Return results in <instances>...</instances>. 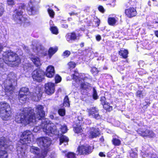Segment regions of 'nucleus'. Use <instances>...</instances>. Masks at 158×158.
<instances>
[{
	"instance_id": "obj_43",
	"label": "nucleus",
	"mask_w": 158,
	"mask_h": 158,
	"mask_svg": "<svg viewBox=\"0 0 158 158\" xmlns=\"http://www.w3.org/2000/svg\"><path fill=\"white\" fill-rule=\"evenodd\" d=\"M136 96L140 98H143V95L142 94V92L140 90H138L136 93Z\"/></svg>"
},
{
	"instance_id": "obj_6",
	"label": "nucleus",
	"mask_w": 158,
	"mask_h": 158,
	"mask_svg": "<svg viewBox=\"0 0 158 158\" xmlns=\"http://www.w3.org/2000/svg\"><path fill=\"white\" fill-rule=\"evenodd\" d=\"M16 78V76L13 73H11L8 75V78L6 82V84L8 83L9 85H6V86H5V90L6 92L12 93L14 90V87L12 84V81H14L15 80Z\"/></svg>"
},
{
	"instance_id": "obj_10",
	"label": "nucleus",
	"mask_w": 158,
	"mask_h": 158,
	"mask_svg": "<svg viewBox=\"0 0 158 158\" xmlns=\"http://www.w3.org/2000/svg\"><path fill=\"white\" fill-rule=\"evenodd\" d=\"M30 95L33 100L35 101H39L42 96L41 89L39 87H36L32 93L30 94Z\"/></svg>"
},
{
	"instance_id": "obj_55",
	"label": "nucleus",
	"mask_w": 158,
	"mask_h": 158,
	"mask_svg": "<svg viewBox=\"0 0 158 158\" xmlns=\"http://www.w3.org/2000/svg\"><path fill=\"white\" fill-rule=\"evenodd\" d=\"M69 15L71 16L72 15H77V13H75L74 12H71L70 13H69Z\"/></svg>"
},
{
	"instance_id": "obj_34",
	"label": "nucleus",
	"mask_w": 158,
	"mask_h": 158,
	"mask_svg": "<svg viewBox=\"0 0 158 158\" xmlns=\"http://www.w3.org/2000/svg\"><path fill=\"white\" fill-rule=\"evenodd\" d=\"M60 129L61 132L63 133H66L68 130L66 126L64 125L61 126Z\"/></svg>"
},
{
	"instance_id": "obj_30",
	"label": "nucleus",
	"mask_w": 158,
	"mask_h": 158,
	"mask_svg": "<svg viewBox=\"0 0 158 158\" xmlns=\"http://www.w3.org/2000/svg\"><path fill=\"white\" fill-rule=\"evenodd\" d=\"M112 142L114 145L117 146H119L121 144V141L120 140L117 138H113L112 140Z\"/></svg>"
},
{
	"instance_id": "obj_1",
	"label": "nucleus",
	"mask_w": 158,
	"mask_h": 158,
	"mask_svg": "<svg viewBox=\"0 0 158 158\" xmlns=\"http://www.w3.org/2000/svg\"><path fill=\"white\" fill-rule=\"evenodd\" d=\"M43 106L41 105H38L35 107V112L34 110L31 108H24L22 110V113L16 115L15 121L23 125H26L31 122L35 123L37 120L43 118L44 116L45 112L43 110Z\"/></svg>"
},
{
	"instance_id": "obj_46",
	"label": "nucleus",
	"mask_w": 158,
	"mask_h": 158,
	"mask_svg": "<svg viewBox=\"0 0 158 158\" xmlns=\"http://www.w3.org/2000/svg\"><path fill=\"white\" fill-rule=\"evenodd\" d=\"M69 66L71 68H74L76 66V64L74 62H70L68 64Z\"/></svg>"
},
{
	"instance_id": "obj_24",
	"label": "nucleus",
	"mask_w": 158,
	"mask_h": 158,
	"mask_svg": "<svg viewBox=\"0 0 158 158\" xmlns=\"http://www.w3.org/2000/svg\"><path fill=\"white\" fill-rule=\"evenodd\" d=\"M128 53V52L127 50L124 49L121 50L119 52V55L124 58L127 57Z\"/></svg>"
},
{
	"instance_id": "obj_42",
	"label": "nucleus",
	"mask_w": 158,
	"mask_h": 158,
	"mask_svg": "<svg viewBox=\"0 0 158 158\" xmlns=\"http://www.w3.org/2000/svg\"><path fill=\"white\" fill-rule=\"evenodd\" d=\"M70 51L67 50L64 52L63 54V56H64V57H67L70 55Z\"/></svg>"
},
{
	"instance_id": "obj_45",
	"label": "nucleus",
	"mask_w": 158,
	"mask_h": 158,
	"mask_svg": "<svg viewBox=\"0 0 158 158\" xmlns=\"http://www.w3.org/2000/svg\"><path fill=\"white\" fill-rule=\"evenodd\" d=\"M7 3L9 6H12L15 4L14 0H7Z\"/></svg>"
},
{
	"instance_id": "obj_11",
	"label": "nucleus",
	"mask_w": 158,
	"mask_h": 158,
	"mask_svg": "<svg viewBox=\"0 0 158 158\" xmlns=\"http://www.w3.org/2000/svg\"><path fill=\"white\" fill-rule=\"evenodd\" d=\"M30 152L38 155V158H44L46 156L47 153L46 150H43L40 152L39 149L37 147L32 146L30 148Z\"/></svg>"
},
{
	"instance_id": "obj_52",
	"label": "nucleus",
	"mask_w": 158,
	"mask_h": 158,
	"mask_svg": "<svg viewBox=\"0 0 158 158\" xmlns=\"http://www.w3.org/2000/svg\"><path fill=\"white\" fill-rule=\"evenodd\" d=\"M130 156L133 158H134L137 156V154L135 152H132L131 153Z\"/></svg>"
},
{
	"instance_id": "obj_4",
	"label": "nucleus",
	"mask_w": 158,
	"mask_h": 158,
	"mask_svg": "<svg viewBox=\"0 0 158 158\" xmlns=\"http://www.w3.org/2000/svg\"><path fill=\"white\" fill-rule=\"evenodd\" d=\"M23 7L22 6H21L18 9H16L14 11L12 19L16 23L21 24L24 23V18L22 16Z\"/></svg>"
},
{
	"instance_id": "obj_40",
	"label": "nucleus",
	"mask_w": 158,
	"mask_h": 158,
	"mask_svg": "<svg viewBox=\"0 0 158 158\" xmlns=\"http://www.w3.org/2000/svg\"><path fill=\"white\" fill-rule=\"evenodd\" d=\"M18 156L19 158H25L26 157L25 153L23 151L21 152L20 153L18 152Z\"/></svg>"
},
{
	"instance_id": "obj_12",
	"label": "nucleus",
	"mask_w": 158,
	"mask_h": 158,
	"mask_svg": "<svg viewBox=\"0 0 158 158\" xmlns=\"http://www.w3.org/2000/svg\"><path fill=\"white\" fill-rule=\"evenodd\" d=\"M89 116H91L96 119L100 118V116L98 113V110L96 107H92L87 110Z\"/></svg>"
},
{
	"instance_id": "obj_59",
	"label": "nucleus",
	"mask_w": 158,
	"mask_h": 158,
	"mask_svg": "<svg viewBox=\"0 0 158 158\" xmlns=\"http://www.w3.org/2000/svg\"><path fill=\"white\" fill-rule=\"evenodd\" d=\"M80 46L81 47H82L84 46V43H82L80 44Z\"/></svg>"
},
{
	"instance_id": "obj_15",
	"label": "nucleus",
	"mask_w": 158,
	"mask_h": 158,
	"mask_svg": "<svg viewBox=\"0 0 158 158\" xmlns=\"http://www.w3.org/2000/svg\"><path fill=\"white\" fill-rule=\"evenodd\" d=\"M9 141L4 137L0 138V151L5 150L9 145Z\"/></svg>"
},
{
	"instance_id": "obj_8",
	"label": "nucleus",
	"mask_w": 158,
	"mask_h": 158,
	"mask_svg": "<svg viewBox=\"0 0 158 158\" xmlns=\"http://www.w3.org/2000/svg\"><path fill=\"white\" fill-rule=\"evenodd\" d=\"M44 72L40 69H37L34 71L32 73V77L34 81L41 82L43 79Z\"/></svg>"
},
{
	"instance_id": "obj_13",
	"label": "nucleus",
	"mask_w": 158,
	"mask_h": 158,
	"mask_svg": "<svg viewBox=\"0 0 158 158\" xmlns=\"http://www.w3.org/2000/svg\"><path fill=\"white\" fill-rule=\"evenodd\" d=\"M55 84L53 83L49 82L45 85V91L48 95H51L55 92Z\"/></svg>"
},
{
	"instance_id": "obj_56",
	"label": "nucleus",
	"mask_w": 158,
	"mask_h": 158,
	"mask_svg": "<svg viewBox=\"0 0 158 158\" xmlns=\"http://www.w3.org/2000/svg\"><path fill=\"white\" fill-rule=\"evenodd\" d=\"M99 156L101 157H105L106 155L102 152H100L99 153Z\"/></svg>"
},
{
	"instance_id": "obj_54",
	"label": "nucleus",
	"mask_w": 158,
	"mask_h": 158,
	"mask_svg": "<svg viewBox=\"0 0 158 158\" xmlns=\"http://www.w3.org/2000/svg\"><path fill=\"white\" fill-rule=\"evenodd\" d=\"M96 38L97 41H99L101 40V38L100 35H98L96 36Z\"/></svg>"
},
{
	"instance_id": "obj_44",
	"label": "nucleus",
	"mask_w": 158,
	"mask_h": 158,
	"mask_svg": "<svg viewBox=\"0 0 158 158\" xmlns=\"http://www.w3.org/2000/svg\"><path fill=\"white\" fill-rule=\"evenodd\" d=\"M149 130H146L145 131L143 132L142 133V135L143 136H148L149 133Z\"/></svg>"
},
{
	"instance_id": "obj_29",
	"label": "nucleus",
	"mask_w": 158,
	"mask_h": 158,
	"mask_svg": "<svg viewBox=\"0 0 158 158\" xmlns=\"http://www.w3.org/2000/svg\"><path fill=\"white\" fill-rule=\"evenodd\" d=\"M102 105L103 108L107 111H110L112 110V107L110 106L107 102Z\"/></svg>"
},
{
	"instance_id": "obj_37",
	"label": "nucleus",
	"mask_w": 158,
	"mask_h": 158,
	"mask_svg": "<svg viewBox=\"0 0 158 158\" xmlns=\"http://www.w3.org/2000/svg\"><path fill=\"white\" fill-rule=\"evenodd\" d=\"M48 11L50 16L52 18H53L55 15V13L53 10L51 9H48Z\"/></svg>"
},
{
	"instance_id": "obj_9",
	"label": "nucleus",
	"mask_w": 158,
	"mask_h": 158,
	"mask_svg": "<svg viewBox=\"0 0 158 158\" xmlns=\"http://www.w3.org/2000/svg\"><path fill=\"white\" fill-rule=\"evenodd\" d=\"M36 3L35 0H30L27 7V10L29 15L34 14L38 10V7L35 5Z\"/></svg>"
},
{
	"instance_id": "obj_33",
	"label": "nucleus",
	"mask_w": 158,
	"mask_h": 158,
	"mask_svg": "<svg viewBox=\"0 0 158 158\" xmlns=\"http://www.w3.org/2000/svg\"><path fill=\"white\" fill-rule=\"evenodd\" d=\"M74 131L77 133H81L83 131V130L80 126L77 127H74Z\"/></svg>"
},
{
	"instance_id": "obj_61",
	"label": "nucleus",
	"mask_w": 158,
	"mask_h": 158,
	"mask_svg": "<svg viewBox=\"0 0 158 158\" xmlns=\"http://www.w3.org/2000/svg\"><path fill=\"white\" fill-rule=\"evenodd\" d=\"M143 152H141V155H142V156H143V157H145L146 156V155H144V156H143V155L142 154H143Z\"/></svg>"
},
{
	"instance_id": "obj_38",
	"label": "nucleus",
	"mask_w": 158,
	"mask_h": 158,
	"mask_svg": "<svg viewBox=\"0 0 158 158\" xmlns=\"http://www.w3.org/2000/svg\"><path fill=\"white\" fill-rule=\"evenodd\" d=\"M58 113L60 115L64 116L65 114V110L63 109H60L58 110Z\"/></svg>"
},
{
	"instance_id": "obj_53",
	"label": "nucleus",
	"mask_w": 158,
	"mask_h": 158,
	"mask_svg": "<svg viewBox=\"0 0 158 158\" xmlns=\"http://www.w3.org/2000/svg\"><path fill=\"white\" fill-rule=\"evenodd\" d=\"M85 123L86 124L89 125L91 123V121L89 120H85Z\"/></svg>"
},
{
	"instance_id": "obj_31",
	"label": "nucleus",
	"mask_w": 158,
	"mask_h": 158,
	"mask_svg": "<svg viewBox=\"0 0 158 158\" xmlns=\"http://www.w3.org/2000/svg\"><path fill=\"white\" fill-rule=\"evenodd\" d=\"M63 105L65 106L69 107L70 106V104L69 102V98L67 96L65 97L64 99Z\"/></svg>"
},
{
	"instance_id": "obj_57",
	"label": "nucleus",
	"mask_w": 158,
	"mask_h": 158,
	"mask_svg": "<svg viewBox=\"0 0 158 158\" xmlns=\"http://www.w3.org/2000/svg\"><path fill=\"white\" fill-rule=\"evenodd\" d=\"M81 36V35L80 34H78L77 35V40L79 39V38Z\"/></svg>"
},
{
	"instance_id": "obj_47",
	"label": "nucleus",
	"mask_w": 158,
	"mask_h": 158,
	"mask_svg": "<svg viewBox=\"0 0 158 158\" xmlns=\"http://www.w3.org/2000/svg\"><path fill=\"white\" fill-rule=\"evenodd\" d=\"M4 9L2 4H0V16H1L4 12Z\"/></svg>"
},
{
	"instance_id": "obj_28",
	"label": "nucleus",
	"mask_w": 158,
	"mask_h": 158,
	"mask_svg": "<svg viewBox=\"0 0 158 158\" xmlns=\"http://www.w3.org/2000/svg\"><path fill=\"white\" fill-rule=\"evenodd\" d=\"M28 89L27 88L25 87H22L19 91V94H23L28 95L29 93L28 92Z\"/></svg>"
},
{
	"instance_id": "obj_49",
	"label": "nucleus",
	"mask_w": 158,
	"mask_h": 158,
	"mask_svg": "<svg viewBox=\"0 0 158 158\" xmlns=\"http://www.w3.org/2000/svg\"><path fill=\"white\" fill-rule=\"evenodd\" d=\"M106 99L105 97L103 96L101 97L100 101L102 105L107 102H106Z\"/></svg>"
},
{
	"instance_id": "obj_18",
	"label": "nucleus",
	"mask_w": 158,
	"mask_h": 158,
	"mask_svg": "<svg viewBox=\"0 0 158 158\" xmlns=\"http://www.w3.org/2000/svg\"><path fill=\"white\" fill-rule=\"evenodd\" d=\"M33 49H35L36 52H38L39 54H42L44 56L47 53V52L45 50V49L42 45L40 44H38L36 46H34L33 48Z\"/></svg>"
},
{
	"instance_id": "obj_14",
	"label": "nucleus",
	"mask_w": 158,
	"mask_h": 158,
	"mask_svg": "<svg viewBox=\"0 0 158 158\" xmlns=\"http://www.w3.org/2000/svg\"><path fill=\"white\" fill-rule=\"evenodd\" d=\"M100 135V132L98 129L93 127L90 128L88 133L89 137V138H96Z\"/></svg>"
},
{
	"instance_id": "obj_36",
	"label": "nucleus",
	"mask_w": 158,
	"mask_h": 158,
	"mask_svg": "<svg viewBox=\"0 0 158 158\" xmlns=\"http://www.w3.org/2000/svg\"><path fill=\"white\" fill-rule=\"evenodd\" d=\"M75 156V154L72 152H69L66 155L67 158H74Z\"/></svg>"
},
{
	"instance_id": "obj_48",
	"label": "nucleus",
	"mask_w": 158,
	"mask_h": 158,
	"mask_svg": "<svg viewBox=\"0 0 158 158\" xmlns=\"http://www.w3.org/2000/svg\"><path fill=\"white\" fill-rule=\"evenodd\" d=\"M155 134L152 131H149V132L148 136L150 138H152L155 137Z\"/></svg>"
},
{
	"instance_id": "obj_64",
	"label": "nucleus",
	"mask_w": 158,
	"mask_h": 158,
	"mask_svg": "<svg viewBox=\"0 0 158 158\" xmlns=\"http://www.w3.org/2000/svg\"><path fill=\"white\" fill-rule=\"evenodd\" d=\"M113 2H115V0H113Z\"/></svg>"
},
{
	"instance_id": "obj_3",
	"label": "nucleus",
	"mask_w": 158,
	"mask_h": 158,
	"mask_svg": "<svg viewBox=\"0 0 158 158\" xmlns=\"http://www.w3.org/2000/svg\"><path fill=\"white\" fill-rule=\"evenodd\" d=\"M10 105L5 102L0 103V116L3 120H7L11 116L12 112Z\"/></svg>"
},
{
	"instance_id": "obj_41",
	"label": "nucleus",
	"mask_w": 158,
	"mask_h": 158,
	"mask_svg": "<svg viewBox=\"0 0 158 158\" xmlns=\"http://www.w3.org/2000/svg\"><path fill=\"white\" fill-rule=\"evenodd\" d=\"M55 81L56 83L60 82L61 80L60 77L58 75H56L55 77Z\"/></svg>"
},
{
	"instance_id": "obj_62",
	"label": "nucleus",
	"mask_w": 158,
	"mask_h": 158,
	"mask_svg": "<svg viewBox=\"0 0 158 158\" xmlns=\"http://www.w3.org/2000/svg\"><path fill=\"white\" fill-rule=\"evenodd\" d=\"M155 23H158V19L156 20V21H155Z\"/></svg>"
},
{
	"instance_id": "obj_60",
	"label": "nucleus",
	"mask_w": 158,
	"mask_h": 158,
	"mask_svg": "<svg viewBox=\"0 0 158 158\" xmlns=\"http://www.w3.org/2000/svg\"><path fill=\"white\" fill-rule=\"evenodd\" d=\"M100 22V21L98 19L97 20V25L98 26H99V25Z\"/></svg>"
},
{
	"instance_id": "obj_26",
	"label": "nucleus",
	"mask_w": 158,
	"mask_h": 158,
	"mask_svg": "<svg viewBox=\"0 0 158 158\" xmlns=\"http://www.w3.org/2000/svg\"><path fill=\"white\" fill-rule=\"evenodd\" d=\"M8 154L5 150L0 151V158H8Z\"/></svg>"
},
{
	"instance_id": "obj_27",
	"label": "nucleus",
	"mask_w": 158,
	"mask_h": 158,
	"mask_svg": "<svg viewBox=\"0 0 158 158\" xmlns=\"http://www.w3.org/2000/svg\"><path fill=\"white\" fill-rule=\"evenodd\" d=\"M57 48L56 47L50 48L48 51V53L49 56L51 57L57 51Z\"/></svg>"
},
{
	"instance_id": "obj_23",
	"label": "nucleus",
	"mask_w": 158,
	"mask_h": 158,
	"mask_svg": "<svg viewBox=\"0 0 158 158\" xmlns=\"http://www.w3.org/2000/svg\"><path fill=\"white\" fill-rule=\"evenodd\" d=\"M60 145H61L62 143H64V145H66L67 144V143L69 141V139L66 136L63 135L60 137Z\"/></svg>"
},
{
	"instance_id": "obj_58",
	"label": "nucleus",
	"mask_w": 158,
	"mask_h": 158,
	"mask_svg": "<svg viewBox=\"0 0 158 158\" xmlns=\"http://www.w3.org/2000/svg\"><path fill=\"white\" fill-rule=\"evenodd\" d=\"M155 34L156 36L158 37V31H155Z\"/></svg>"
},
{
	"instance_id": "obj_63",
	"label": "nucleus",
	"mask_w": 158,
	"mask_h": 158,
	"mask_svg": "<svg viewBox=\"0 0 158 158\" xmlns=\"http://www.w3.org/2000/svg\"><path fill=\"white\" fill-rule=\"evenodd\" d=\"M26 64L25 65V66L24 67V69H25V67L26 66Z\"/></svg>"
},
{
	"instance_id": "obj_32",
	"label": "nucleus",
	"mask_w": 158,
	"mask_h": 158,
	"mask_svg": "<svg viewBox=\"0 0 158 158\" xmlns=\"http://www.w3.org/2000/svg\"><path fill=\"white\" fill-rule=\"evenodd\" d=\"M81 87L84 89H86L88 88L90 86V84L87 83H85V82L83 83L82 81H81Z\"/></svg>"
},
{
	"instance_id": "obj_2",
	"label": "nucleus",
	"mask_w": 158,
	"mask_h": 158,
	"mask_svg": "<svg viewBox=\"0 0 158 158\" xmlns=\"http://www.w3.org/2000/svg\"><path fill=\"white\" fill-rule=\"evenodd\" d=\"M40 127L43 130V131L48 135L51 136L52 134L59 135V133L57 131L56 126L48 119H43L42 121ZM40 128V127H35L33 129V131L37 132Z\"/></svg>"
},
{
	"instance_id": "obj_50",
	"label": "nucleus",
	"mask_w": 158,
	"mask_h": 158,
	"mask_svg": "<svg viewBox=\"0 0 158 158\" xmlns=\"http://www.w3.org/2000/svg\"><path fill=\"white\" fill-rule=\"evenodd\" d=\"M91 71L94 74L97 73L98 72V71L97 69L95 67H94L92 69Z\"/></svg>"
},
{
	"instance_id": "obj_51",
	"label": "nucleus",
	"mask_w": 158,
	"mask_h": 158,
	"mask_svg": "<svg viewBox=\"0 0 158 158\" xmlns=\"http://www.w3.org/2000/svg\"><path fill=\"white\" fill-rule=\"evenodd\" d=\"M98 9L99 11L102 13H103L105 11V10L103 7L102 6H100L98 7Z\"/></svg>"
},
{
	"instance_id": "obj_19",
	"label": "nucleus",
	"mask_w": 158,
	"mask_h": 158,
	"mask_svg": "<svg viewBox=\"0 0 158 158\" xmlns=\"http://www.w3.org/2000/svg\"><path fill=\"white\" fill-rule=\"evenodd\" d=\"M55 71L54 67L52 65L48 66L46 69V76L47 77H52L54 75Z\"/></svg>"
},
{
	"instance_id": "obj_16",
	"label": "nucleus",
	"mask_w": 158,
	"mask_h": 158,
	"mask_svg": "<svg viewBox=\"0 0 158 158\" xmlns=\"http://www.w3.org/2000/svg\"><path fill=\"white\" fill-rule=\"evenodd\" d=\"M78 154L80 155H84L89 154L91 152L89 150V146H82L79 147L77 149Z\"/></svg>"
},
{
	"instance_id": "obj_20",
	"label": "nucleus",
	"mask_w": 158,
	"mask_h": 158,
	"mask_svg": "<svg viewBox=\"0 0 158 158\" xmlns=\"http://www.w3.org/2000/svg\"><path fill=\"white\" fill-rule=\"evenodd\" d=\"M31 59L36 66H40L42 64L40 58L37 56L32 55L31 57Z\"/></svg>"
},
{
	"instance_id": "obj_21",
	"label": "nucleus",
	"mask_w": 158,
	"mask_h": 158,
	"mask_svg": "<svg viewBox=\"0 0 158 158\" xmlns=\"http://www.w3.org/2000/svg\"><path fill=\"white\" fill-rule=\"evenodd\" d=\"M66 37L67 40L69 42L77 40V35L74 33L68 34Z\"/></svg>"
},
{
	"instance_id": "obj_39",
	"label": "nucleus",
	"mask_w": 158,
	"mask_h": 158,
	"mask_svg": "<svg viewBox=\"0 0 158 158\" xmlns=\"http://www.w3.org/2000/svg\"><path fill=\"white\" fill-rule=\"evenodd\" d=\"M93 98L94 99H97L98 98V96L97 95V93L96 89L94 88H93Z\"/></svg>"
},
{
	"instance_id": "obj_7",
	"label": "nucleus",
	"mask_w": 158,
	"mask_h": 158,
	"mask_svg": "<svg viewBox=\"0 0 158 158\" xmlns=\"http://www.w3.org/2000/svg\"><path fill=\"white\" fill-rule=\"evenodd\" d=\"M37 143L40 146L44 148V150H47V148L49 146L51 143L50 139L48 137H43L38 138L37 140Z\"/></svg>"
},
{
	"instance_id": "obj_5",
	"label": "nucleus",
	"mask_w": 158,
	"mask_h": 158,
	"mask_svg": "<svg viewBox=\"0 0 158 158\" xmlns=\"http://www.w3.org/2000/svg\"><path fill=\"white\" fill-rule=\"evenodd\" d=\"M33 135L31 131L27 130L23 133L21 136L20 142L23 145H27L33 139Z\"/></svg>"
},
{
	"instance_id": "obj_25",
	"label": "nucleus",
	"mask_w": 158,
	"mask_h": 158,
	"mask_svg": "<svg viewBox=\"0 0 158 158\" xmlns=\"http://www.w3.org/2000/svg\"><path fill=\"white\" fill-rule=\"evenodd\" d=\"M117 22L116 20L114 18L110 17L108 19V22L109 25L111 26H114L116 24Z\"/></svg>"
},
{
	"instance_id": "obj_35",
	"label": "nucleus",
	"mask_w": 158,
	"mask_h": 158,
	"mask_svg": "<svg viewBox=\"0 0 158 158\" xmlns=\"http://www.w3.org/2000/svg\"><path fill=\"white\" fill-rule=\"evenodd\" d=\"M52 32L54 34H57L58 33L57 28L55 27H51Z\"/></svg>"
},
{
	"instance_id": "obj_17",
	"label": "nucleus",
	"mask_w": 158,
	"mask_h": 158,
	"mask_svg": "<svg viewBox=\"0 0 158 158\" xmlns=\"http://www.w3.org/2000/svg\"><path fill=\"white\" fill-rule=\"evenodd\" d=\"M125 13L127 17L131 18L136 15L137 12L134 8L130 7L125 10Z\"/></svg>"
},
{
	"instance_id": "obj_22",
	"label": "nucleus",
	"mask_w": 158,
	"mask_h": 158,
	"mask_svg": "<svg viewBox=\"0 0 158 158\" xmlns=\"http://www.w3.org/2000/svg\"><path fill=\"white\" fill-rule=\"evenodd\" d=\"M29 95L23 94H19V99L21 103H23L29 97Z\"/></svg>"
}]
</instances>
